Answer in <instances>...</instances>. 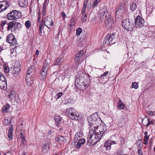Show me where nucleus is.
<instances>
[{
    "label": "nucleus",
    "mask_w": 155,
    "mask_h": 155,
    "mask_svg": "<svg viewBox=\"0 0 155 155\" xmlns=\"http://www.w3.org/2000/svg\"><path fill=\"white\" fill-rule=\"evenodd\" d=\"M20 137L22 140L25 139V138L23 135L22 132H20Z\"/></svg>",
    "instance_id": "5fc2aeb1"
},
{
    "label": "nucleus",
    "mask_w": 155,
    "mask_h": 155,
    "mask_svg": "<svg viewBox=\"0 0 155 155\" xmlns=\"http://www.w3.org/2000/svg\"><path fill=\"white\" fill-rule=\"evenodd\" d=\"M11 121V118L10 117H7L5 119V122L7 125H9Z\"/></svg>",
    "instance_id": "a19ab883"
},
{
    "label": "nucleus",
    "mask_w": 155,
    "mask_h": 155,
    "mask_svg": "<svg viewBox=\"0 0 155 155\" xmlns=\"http://www.w3.org/2000/svg\"><path fill=\"white\" fill-rule=\"evenodd\" d=\"M82 134L81 132H79L76 133L75 135V137L74 139V144H75V143H77V141L79 140V138L82 137Z\"/></svg>",
    "instance_id": "a878e982"
},
{
    "label": "nucleus",
    "mask_w": 155,
    "mask_h": 155,
    "mask_svg": "<svg viewBox=\"0 0 155 155\" xmlns=\"http://www.w3.org/2000/svg\"><path fill=\"white\" fill-rule=\"evenodd\" d=\"M19 4L21 7H25L28 5V0H19Z\"/></svg>",
    "instance_id": "bb28decb"
},
{
    "label": "nucleus",
    "mask_w": 155,
    "mask_h": 155,
    "mask_svg": "<svg viewBox=\"0 0 155 155\" xmlns=\"http://www.w3.org/2000/svg\"><path fill=\"white\" fill-rule=\"evenodd\" d=\"M10 105L9 104H6L5 106L3 109L2 110V111L3 112H7L8 110V109L10 107Z\"/></svg>",
    "instance_id": "4c0bfd02"
},
{
    "label": "nucleus",
    "mask_w": 155,
    "mask_h": 155,
    "mask_svg": "<svg viewBox=\"0 0 155 155\" xmlns=\"http://www.w3.org/2000/svg\"><path fill=\"white\" fill-rule=\"evenodd\" d=\"M138 85L136 82H133L132 84V87L133 88H135V89H137L138 87Z\"/></svg>",
    "instance_id": "8fccbe9b"
},
{
    "label": "nucleus",
    "mask_w": 155,
    "mask_h": 155,
    "mask_svg": "<svg viewBox=\"0 0 155 155\" xmlns=\"http://www.w3.org/2000/svg\"><path fill=\"white\" fill-rule=\"evenodd\" d=\"M61 14L62 16L63 19H64L66 18V14L64 12H62Z\"/></svg>",
    "instance_id": "4d7b16f0"
},
{
    "label": "nucleus",
    "mask_w": 155,
    "mask_h": 155,
    "mask_svg": "<svg viewBox=\"0 0 155 155\" xmlns=\"http://www.w3.org/2000/svg\"><path fill=\"white\" fill-rule=\"evenodd\" d=\"M7 86V82L5 77L0 72V88L4 89Z\"/></svg>",
    "instance_id": "9b49d317"
},
{
    "label": "nucleus",
    "mask_w": 155,
    "mask_h": 155,
    "mask_svg": "<svg viewBox=\"0 0 155 155\" xmlns=\"http://www.w3.org/2000/svg\"><path fill=\"white\" fill-rule=\"evenodd\" d=\"M49 144L48 143L42 144V151L44 153H46L48 152L49 150Z\"/></svg>",
    "instance_id": "b1692460"
},
{
    "label": "nucleus",
    "mask_w": 155,
    "mask_h": 155,
    "mask_svg": "<svg viewBox=\"0 0 155 155\" xmlns=\"http://www.w3.org/2000/svg\"><path fill=\"white\" fill-rule=\"evenodd\" d=\"M0 3H1L0 5V11L2 12L5 10L10 5V3L7 1H3L0 2Z\"/></svg>",
    "instance_id": "a211bd4d"
},
{
    "label": "nucleus",
    "mask_w": 155,
    "mask_h": 155,
    "mask_svg": "<svg viewBox=\"0 0 155 155\" xmlns=\"http://www.w3.org/2000/svg\"><path fill=\"white\" fill-rule=\"evenodd\" d=\"M76 143H77L75 145L77 149H79L81 147V144L79 143L78 142Z\"/></svg>",
    "instance_id": "6e6d98bb"
},
{
    "label": "nucleus",
    "mask_w": 155,
    "mask_h": 155,
    "mask_svg": "<svg viewBox=\"0 0 155 155\" xmlns=\"http://www.w3.org/2000/svg\"><path fill=\"white\" fill-rule=\"evenodd\" d=\"M107 17L104 21L105 23L106 27L108 29H111L114 26V22L113 17L109 14V15Z\"/></svg>",
    "instance_id": "6e6552de"
},
{
    "label": "nucleus",
    "mask_w": 155,
    "mask_h": 155,
    "mask_svg": "<svg viewBox=\"0 0 155 155\" xmlns=\"http://www.w3.org/2000/svg\"><path fill=\"white\" fill-rule=\"evenodd\" d=\"M20 71V65L19 62L15 63L12 71L13 74H17Z\"/></svg>",
    "instance_id": "aec40b11"
},
{
    "label": "nucleus",
    "mask_w": 155,
    "mask_h": 155,
    "mask_svg": "<svg viewBox=\"0 0 155 155\" xmlns=\"http://www.w3.org/2000/svg\"><path fill=\"white\" fill-rule=\"evenodd\" d=\"M15 22L13 21H11L7 24V29L8 31L10 30L11 29H12V28L14 27Z\"/></svg>",
    "instance_id": "c9c22d12"
},
{
    "label": "nucleus",
    "mask_w": 155,
    "mask_h": 155,
    "mask_svg": "<svg viewBox=\"0 0 155 155\" xmlns=\"http://www.w3.org/2000/svg\"><path fill=\"white\" fill-rule=\"evenodd\" d=\"M54 119L55 122L61 121V117L59 116H54Z\"/></svg>",
    "instance_id": "37998d69"
},
{
    "label": "nucleus",
    "mask_w": 155,
    "mask_h": 155,
    "mask_svg": "<svg viewBox=\"0 0 155 155\" xmlns=\"http://www.w3.org/2000/svg\"><path fill=\"white\" fill-rule=\"evenodd\" d=\"M95 132H94V133H89L90 134L89 138L91 140L89 144L90 146H93L95 145L101 138V136H99L98 134H95Z\"/></svg>",
    "instance_id": "0eeeda50"
},
{
    "label": "nucleus",
    "mask_w": 155,
    "mask_h": 155,
    "mask_svg": "<svg viewBox=\"0 0 155 155\" xmlns=\"http://www.w3.org/2000/svg\"><path fill=\"white\" fill-rule=\"evenodd\" d=\"M75 25V20L74 19H71L70 21V25L71 26H74Z\"/></svg>",
    "instance_id": "864d4df0"
},
{
    "label": "nucleus",
    "mask_w": 155,
    "mask_h": 155,
    "mask_svg": "<svg viewBox=\"0 0 155 155\" xmlns=\"http://www.w3.org/2000/svg\"><path fill=\"white\" fill-rule=\"evenodd\" d=\"M98 128L95 130L96 131L95 133V134H97L99 136H101V138L102 137L103 135H104L105 134H104L106 131L105 128L104 127L103 125L101 126L99 125L98 127Z\"/></svg>",
    "instance_id": "dca6fc26"
},
{
    "label": "nucleus",
    "mask_w": 155,
    "mask_h": 155,
    "mask_svg": "<svg viewBox=\"0 0 155 155\" xmlns=\"http://www.w3.org/2000/svg\"><path fill=\"white\" fill-rule=\"evenodd\" d=\"M79 140V143H80V144H81V145L84 144L85 142V140L84 138H81Z\"/></svg>",
    "instance_id": "3c124183"
},
{
    "label": "nucleus",
    "mask_w": 155,
    "mask_h": 155,
    "mask_svg": "<svg viewBox=\"0 0 155 155\" xmlns=\"http://www.w3.org/2000/svg\"><path fill=\"white\" fill-rule=\"evenodd\" d=\"M4 68V71L5 73H8L9 71V68L8 67L6 66L5 64H4L3 65Z\"/></svg>",
    "instance_id": "c03bdc74"
},
{
    "label": "nucleus",
    "mask_w": 155,
    "mask_h": 155,
    "mask_svg": "<svg viewBox=\"0 0 155 155\" xmlns=\"http://www.w3.org/2000/svg\"><path fill=\"white\" fill-rule=\"evenodd\" d=\"M134 22L135 26L137 28H140L144 26V20L140 16H138L136 18Z\"/></svg>",
    "instance_id": "1a4fd4ad"
},
{
    "label": "nucleus",
    "mask_w": 155,
    "mask_h": 155,
    "mask_svg": "<svg viewBox=\"0 0 155 155\" xmlns=\"http://www.w3.org/2000/svg\"><path fill=\"white\" fill-rule=\"evenodd\" d=\"M90 82L89 79L86 80L84 79L81 86H78L77 89L81 90L85 89L89 86Z\"/></svg>",
    "instance_id": "f3484780"
},
{
    "label": "nucleus",
    "mask_w": 155,
    "mask_h": 155,
    "mask_svg": "<svg viewBox=\"0 0 155 155\" xmlns=\"http://www.w3.org/2000/svg\"><path fill=\"white\" fill-rule=\"evenodd\" d=\"M84 53L83 50H81L76 54L74 58V62L76 63L79 64L82 62L83 60L81 57L83 55Z\"/></svg>",
    "instance_id": "4468645a"
},
{
    "label": "nucleus",
    "mask_w": 155,
    "mask_h": 155,
    "mask_svg": "<svg viewBox=\"0 0 155 155\" xmlns=\"http://www.w3.org/2000/svg\"><path fill=\"white\" fill-rule=\"evenodd\" d=\"M14 14L12 12L8 14L6 18L10 20H15L13 16Z\"/></svg>",
    "instance_id": "e433bc0d"
},
{
    "label": "nucleus",
    "mask_w": 155,
    "mask_h": 155,
    "mask_svg": "<svg viewBox=\"0 0 155 155\" xmlns=\"http://www.w3.org/2000/svg\"><path fill=\"white\" fill-rule=\"evenodd\" d=\"M88 3V1L87 0H85L84 2L83 6L82 9L83 11L85 10L86 8L87 7V5Z\"/></svg>",
    "instance_id": "ea45409f"
},
{
    "label": "nucleus",
    "mask_w": 155,
    "mask_h": 155,
    "mask_svg": "<svg viewBox=\"0 0 155 155\" xmlns=\"http://www.w3.org/2000/svg\"><path fill=\"white\" fill-rule=\"evenodd\" d=\"M25 143V139L22 140L21 143V145H24Z\"/></svg>",
    "instance_id": "680f3d73"
},
{
    "label": "nucleus",
    "mask_w": 155,
    "mask_h": 155,
    "mask_svg": "<svg viewBox=\"0 0 155 155\" xmlns=\"http://www.w3.org/2000/svg\"><path fill=\"white\" fill-rule=\"evenodd\" d=\"M85 12V10L83 11V10H81V20L83 22L85 21L87 18V14Z\"/></svg>",
    "instance_id": "c756f323"
},
{
    "label": "nucleus",
    "mask_w": 155,
    "mask_h": 155,
    "mask_svg": "<svg viewBox=\"0 0 155 155\" xmlns=\"http://www.w3.org/2000/svg\"><path fill=\"white\" fill-rule=\"evenodd\" d=\"M48 63L47 61L45 60L43 64V65L42 70L45 71H48Z\"/></svg>",
    "instance_id": "72a5a7b5"
},
{
    "label": "nucleus",
    "mask_w": 155,
    "mask_h": 155,
    "mask_svg": "<svg viewBox=\"0 0 155 155\" xmlns=\"http://www.w3.org/2000/svg\"><path fill=\"white\" fill-rule=\"evenodd\" d=\"M82 31V30L81 28H78L76 30V34L77 36H78L80 35Z\"/></svg>",
    "instance_id": "49530a36"
},
{
    "label": "nucleus",
    "mask_w": 155,
    "mask_h": 155,
    "mask_svg": "<svg viewBox=\"0 0 155 155\" xmlns=\"http://www.w3.org/2000/svg\"><path fill=\"white\" fill-rule=\"evenodd\" d=\"M99 14L100 17L101 21H104V19L109 15V14L107 12V11L106 8H102L99 10Z\"/></svg>",
    "instance_id": "9d476101"
},
{
    "label": "nucleus",
    "mask_w": 155,
    "mask_h": 155,
    "mask_svg": "<svg viewBox=\"0 0 155 155\" xmlns=\"http://www.w3.org/2000/svg\"><path fill=\"white\" fill-rule=\"evenodd\" d=\"M137 8V5L135 2H133L130 5V9L133 12L135 11Z\"/></svg>",
    "instance_id": "f704fd0d"
},
{
    "label": "nucleus",
    "mask_w": 155,
    "mask_h": 155,
    "mask_svg": "<svg viewBox=\"0 0 155 155\" xmlns=\"http://www.w3.org/2000/svg\"><path fill=\"white\" fill-rule=\"evenodd\" d=\"M138 153L139 155H143L142 151L141 149H139L138 150Z\"/></svg>",
    "instance_id": "bf43d9fd"
},
{
    "label": "nucleus",
    "mask_w": 155,
    "mask_h": 155,
    "mask_svg": "<svg viewBox=\"0 0 155 155\" xmlns=\"http://www.w3.org/2000/svg\"><path fill=\"white\" fill-rule=\"evenodd\" d=\"M122 25L127 31H131L134 28V21L130 19H126L122 21Z\"/></svg>",
    "instance_id": "20e7f679"
},
{
    "label": "nucleus",
    "mask_w": 155,
    "mask_h": 155,
    "mask_svg": "<svg viewBox=\"0 0 155 155\" xmlns=\"http://www.w3.org/2000/svg\"><path fill=\"white\" fill-rule=\"evenodd\" d=\"M44 25H43V21L42 20L39 26V30H42L44 28Z\"/></svg>",
    "instance_id": "79ce46f5"
},
{
    "label": "nucleus",
    "mask_w": 155,
    "mask_h": 155,
    "mask_svg": "<svg viewBox=\"0 0 155 155\" xmlns=\"http://www.w3.org/2000/svg\"><path fill=\"white\" fill-rule=\"evenodd\" d=\"M46 8V2H45L43 6V9H45Z\"/></svg>",
    "instance_id": "774afa93"
},
{
    "label": "nucleus",
    "mask_w": 155,
    "mask_h": 155,
    "mask_svg": "<svg viewBox=\"0 0 155 155\" xmlns=\"http://www.w3.org/2000/svg\"><path fill=\"white\" fill-rule=\"evenodd\" d=\"M115 33L108 34L104 38L103 42V45H107L108 46L114 44L115 43Z\"/></svg>",
    "instance_id": "7ed1b4c3"
},
{
    "label": "nucleus",
    "mask_w": 155,
    "mask_h": 155,
    "mask_svg": "<svg viewBox=\"0 0 155 155\" xmlns=\"http://www.w3.org/2000/svg\"><path fill=\"white\" fill-rule=\"evenodd\" d=\"M117 107L118 109L121 110L124 109L125 107V106L122 101L121 100H119Z\"/></svg>",
    "instance_id": "473e14b6"
},
{
    "label": "nucleus",
    "mask_w": 155,
    "mask_h": 155,
    "mask_svg": "<svg viewBox=\"0 0 155 155\" xmlns=\"http://www.w3.org/2000/svg\"><path fill=\"white\" fill-rule=\"evenodd\" d=\"M124 5L122 4H120L119 7L118 8L116 9V15L118 16H120L121 14L123 12L124 8Z\"/></svg>",
    "instance_id": "6ab92c4d"
},
{
    "label": "nucleus",
    "mask_w": 155,
    "mask_h": 155,
    "mask_svg": "<svg viewBox=\"0 0 155 155\" xmlns=\"http://www.w3.org/2000/svg\"><path fill=\"white\" fill-rule=\"evenodd\" d=\"M61 121H57V122H55V123L56 124V125L58 127H59L60 126V124H61L60 123Z\"/></svg>",
    "instance_id": "69168bd1"
},
{
    "label": "nucleus",
    "mask_w": 155,
    "mask_h": 155,
    "mask_svg": "<svg viewBox=\"0 0 155 155\" xmlns=\"http://www.w3.org/2000/svg\"><path fill=\"white\" fill-rule=\"evenodd\" d=\"M128 121V119L127 116L126 115H122L120 118L119 122L118 123V125L120 127H123L125 124L127 123Z\"/></svg>",
    "instance_id": "ddd939ff"
},
{
    "label": "nucleus",
    "mask_w": 155,
    "mask_h": 155,
    "mask_svg": "<svg viewBox=\"0 0 155 155\" xmlns=\"http://www.w3.org/2000/svg\"><path fill=\"white\" fill-rule=\"evenodd\" d=\"M66 114L72 120H78L79 118V115H78L76 110L72 108H67L66 110Z\"/></svg>",
    "instance_id": "423d86ee"
},
{
    "label": "nucleus",
    "mask_w": 155,
    "mask_h": 155,
    "mask_svg": "<svg viewBox=\"0 0 155 155\" xmlns=\"http://www.w3.org/2000/svg\"><path fill=\"white\" fill-rule=\"evenodd\" d=\"M12 13L14 14L13 16L15 20L19 19L22 16L21 13L20 11L14 10L12 11Z\"/></svg>",
    "instance_id": "5701e85b"
},
{
    "label": "nucleus",
    "mask_w": 155,
    "mask_h": 155,
    "mask_svg": "<svg viewBox=\"0 0 155 155\" xmlns=\"http://www.w3.org/2000/svg\"><path fill=\"white\" fill-rule=\"evenodd\" d=\"M108 71L104 72L103 74H102L101 76V77L102 78L104 77H105L108 74Z\"/></svg>",
    "instance_id": "13d9d810"
},
{
    "label": "nucleus",
    "mask_w": 155,
    "mask_h": 155,
    "mask_svg": "<svg viewBox=\"0 0 155 155\" xmlns=\"http://www.w3.org/2000/svg\"><path fill=\"white\" fill-rule=\"evenodd\" d=\"M147 120L148 121V123L145 125L147 127H148L151 124H153V121L152 120H150V119H148Z\"/></svg>",
    "instance_id": "a18cd8bd"
},
{
    "label": "nucleus",
    "mask_w": 155,
    "mask_h": 155,
    "mask_svg": "<svg viewBox=\"0 0 155 155\" xmlns=\"http://www.w3.org/2000/svg\"><path fill=\"white\" fill-rule=\"evenodd\" d=\"M97 112L87 117L89 127V133L96 132L95 130L98 128L101 124V119L98 117Z\"/></svg>",
    "instance_id": "f257e3e1"
},
{
    "label": "nucleus",
    "mask_w": 155,
    "mask_h": 155,
    "mask_svg": "<svg viewBox=\"0 0 155 155\" xmlns=\"http://www.w3.org/2000/svg\"><path fill=\"white\" fill-rule=\"evenodd\" d=\"M47 71L41 70V72L39 76L41 79H45L46 78L47 75Z\"/></svg>",
    "instance_id": "7c9ffc66"
},
{
    "label": "nucleus",
    "mask_w": 155,
    "mask_h": 155,
    "mask_svg": "<svg viewBox=\"0 0 155 155\" xmlns=\"http://www.w3.org/2000/svg\"><path fill=\"white\" fill-rule=\"evenodd\" d=\"M95 7H94V6H93V3H91V2L88 3L87 5V7L88 9L91 8H94Z\"/></svg>",
    "instance_id": "603ef678"
},
{
    "label": "nucleus",
    "mask_w": 155,
    "mask_h": 155,
    "mask_svg": "<svg viewBox=\"0 0 155 155\" xmlns=\"http://www.w3.org/2000/svg\"><path fill=\"white\" fill-rule=\"evenodd\" d=\"M14 22H15V25H14V29H12L11 31L12 32H15L21 28L22 25L19 22L16 23L15 21Z\"/></svg>",
    "instance_id": "4be33fe9"
},
{
    "label": "nucleus",
    "mask_w": 155,
    "mask_h": 155,
    "mask_svg": "<svg viewBox=\"0 0 155 155\" xmlns=\"http://www.w3.org/2000/svg\"><path fill=\"white\" fill-rule=\"evenodd\" d=\"M144 142L143 144L145 145H147L148 143V140H143Z\"/></svg>",
    "instance_id": "338daca9"
},
{
    "label": "nucleus",
    "mask_w": 155,
    "mask_h": 155,
    "mask_svg": "<svg viewBox=\"0 0 155 155\" xmlns=\"http://www.w3.org/2000/svg\"><path fill=\"white\" fill-rule=\"evenodd\" d=\"M112 145V141L110 140H108L105 142L104 144V147L106 150H110L111 148V146Z\"/></svg>",
    "instance_id": "393cba45"
},
{
    "label": "nucleus",
    "mask_w": 155,
    "mask_h": 155,
    "mask_svg": "<svg viewBox=\"0 0 155 155\" xmlns=\"http://www.w3.org/2000/svg\"><path fill=\"white\" fill-rule=\"evenodd\" d=\"M149 136H144V139H143V140H148L149 139Z\"/></svg>",
    "instance_id": "0e129e2a"
},
{
    "label": "nucleus",
    "mask_w": 155,
    "mask_h": 155,
    "mask_svg": "<svg viewBox=\"0 0 155 155\" xmlns=\"http://www.w3.org/2000/svg\"><path fill=\"white\" fill-rule=\"evenodd\" d=\"M6 41L11 45H16V40L14 35L12 34L8 35L6 37Z\"/></svg>",
    "instance_id": "f8f14e48"
},
{
    "label": "nucleus",
    "mask_w": 155,
    "mask_h": 155,
    "mask_svg": "<svg viewBox=\"0 0 155 155\" xmlns=\"http://www.w3.org/2000/svg\"><path fill=\"white\" fill-rule=\"evenodd\" d=\"M25 26L27 28H29L31 26V23L29 21H27L25 22Z\"/></svg>",
    "instance_id": "09e8293b"
},
{
    "label": "nucleus",
    "mask_w": 155,
    "mask_h": 155,
    "mask_svg": "<svg viewBox=\"0 0 155 155\" xmlns=\"http://www.w3.org/2000/svg\"><path fill=\"white\" fill-rule=\"evenodd\" d=\"M44 25L49 29H51L52 28L51 26L53 25L52 18L50 17L47 16L45 19Z\"/></svg>",
    "instance_id": "2eb2a0df"
},
{
    "label": "nucleus",
    "mask_w": 155,
    "mask_h": 155,
    "mask_svg": "<svg viewBox=\"0 0 155 155\" xmlns=\"http://www.w3.org/2000/svg\"><path fill=\"white\" fill-rule=\"evenodd\" d=\"M101 2V0H94L93 3V6L94 7H97V3Z\"/></svg>",
    "instance_id": "de8ad7c7"
},
{
    "label": "nucleus",
    "mask_w": 155,
    "mask_h": 155,
    "mask_svg": "<svg viewBox=\"0 0 155 155\" xmlns=\"http://www.w3.org/2000/svg\"><path fill=\"white\" fill-rule=\"evenodd\" d=\"M63 94V93L62 92H59L56 94V96L55 97V98L57 100L61 97Z\"/></svg>",
    "instance_id": "58836bf2"
},
{
    "label": "nucleus",
    "mask_w": 155,
    "mask_h": 155,
    "mask_svg": "<svg viewBox=\"0 0 155 155\" xmlns=\"http://www.w3.org/2000/svg\"><path fill=\"white\" fill-rule=\"evenodd\" d=\"M81 71H79L78 72V75L77 76V78L75 80V85L77 88L78 86H81L83 81L84 80V77L87 76V75L82 72L81 74Z\"/></svg>",
    "instance_id": "39448f33"
},
{
    "label": "nucleus",
    "mask_w": 155,
    "mask_h": 155,
    "mask_svg": "<svg viewBox=\"0 0 155 155\" xmlns=\"http://www.w3.org/2000/svg\"><path fill=\"white\" fill-rule=\"evenodd\" d=\"M8 96L9 99H13L16 96L15 91L14 90H11L8 94Z\"/></svg>",
    "instance_id": "c85d7f7f"
},
{
    "label": "nucleus",
    "mask_w": 155,
    "mask_h": 155,
    "mask_svg": "<svg viewBox=\"0 0 155 155\" xmlns=\"http://www.w3.org/2000/svg\"><path fill=\"white\" fill-rule=\"evenodd\" d=\"M63 61V59L61 57H59L56 59L54 61V65H59L61 64Z\"/></svg>",
    "instance_id": "cd10ccee"
},
{
    "label": "nucleus",
    "mask_w": 155,
    "mask_h": 155,
    "mask_svg": "<svg viewBox=\"0 0 155 155\" xmlns=\"http://www.w3.org/2000/svg\"><path fill=\"white\" fill-rule=\"evenodd\" d=\"M35 68L33 65L30 66L28 68L25 76V80L27 84L31 86L33 83L35 74Z\"/></svg>",
    "instance_id": "f03ea898"
},
{
    "label": "nucleus",
    "mask_w": 155,
    "mask_h": 155,
    "mask_svg": "<svg viewBox=\"0 0 155 155\" xmlns=\"http://www.w3.org/2000/svg\"><path fill=\"white\" fill-rule=\"evenodd\" d=\"M55 140L60 144H61L64 143H65L66 142V140L63 136L59 135L55 138Z\"/></svg>",
    "instance_id": "412c9836"
},
{
    "label": "nucleus",
    "mask_w": 155,
    "mask_h": 155,
    "mask_svg": "<svg viewBox=\"0 0 155 155\" xmlns=\"http://www.w3.org/2000/svg\"><path fill=\"white\" fill-rule=\"evenodd\" d=\"M13 130V127H10L8 130V137L10 140H12V133Z\"/></svg>",
    "instance_id": "2f4dec72"
},
{
    "label": "nucleus",
    "mask_w": 155,
    "mask_h": 155,
    "mask_svg": "<svg viewBox=\"0 0 155 155\" xmlns=\"http://www.w3.org/2000/svg\"><path fill=\"white\" fill-rule=\"evenodd\" d=\"M147 114L150 116H152L153 115V111L148 112H147Z\"/></svg>",
    "instance_id": "052dcab7"
},
{
    "label": "nucleus",
    "mask_w": 155,
    "mask_h": 155,
    "mask_svg": "<svg viewBox=\"0 0 155 155\" xmlns=\"http://www.w3.org/2000/svg\"><path fill=\"white\" fill-rule=\"evenodd\" d=\"M7 23L6 21H3L1 24V26L2 27H3L5 24H6Z\"/></svg>",
    "instance_id": "e2e57ef3"
}]
</instances>
